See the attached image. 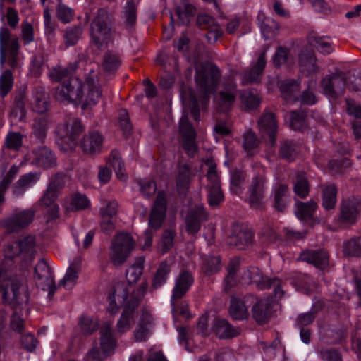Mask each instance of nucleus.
Listing matches in <instances>:
<instances>
[{
	"instance_id": "393cba45",
	"label": "nucleus",
	"mask_w": 361,
	"mask_h": 361,
	"mask_svg": "<svg viewBox=\"0 0 361 361\" xmlns=\"http://www.w3.org/2000/svg\"><path fill=\"white\" fill-rule=\"evenodd\" d=\"M129 290L128 286L124 283H117L112 290V293L108 296L109 307L108 311L111 313L116 312L119 306L122 305L127 300Z\"/></svg>"
},
{
	"instance_id": "72a5a7b5",
	"label": "nucleus",
	"mask_w": 361,
	"mask_h": 361,
	"mask_svg": "<svg viewBox=\"0 0 361 361\" xmlns=\"http://www.w3.org/2000/svg\"><path fill=\"white\" fill-rule=\"evenodd\" d=\"M175 11L181 24H188L195 13V8L188 0H174Z\"/></svg>"
},
{
	"instance_id": "37998d69",
	"label": "nucleus",
	"mask_w": 361,
	"mask_h": 361,
	"mask_svg": "<svg viewBox=\"0 0 361 361\" xmlns=\"http://www.w3.org/2000/svg\"><path fill=\"white\" fill-rule=\"evenodd\" d=\"M153 331L152 317L149 314H143L135 332V338H145L150 336Z\"/></svg>"
},
{
	"instance_id": "c03bdc74",
	"label": "nucleus",
	"mask_w": 361,
	"mask_h": 361,
	"mask_svg": "<svg viewBox=\"0 0 361 361\" xmlns=\"http://www.w3.org/2000/svg\"><path fill=\"white\" fill-rule=\"evenodd\" d=\"M90 200L82 194H75L69 200L65 203V207L68 211L82 210L89 207Z\"/></svg>"
},
{
	"instance_id": "c756f323",
	"label": "nucleus",
	"mask_w": 361,
	"mask_h": 361,
	"mask_svg": "<svg viewBox=\"0 0 361 361\" xmlns=\"http://www.w3.org/2000/svg\"><path fill=\"white\" fill-rule=\"evenodd\" d=\"M289 190L287 185L279 183L273 189V207L278 212L285 211L290 202L288 195Z\"/></svg>"
},
{
	"instance_id": "1a4fd4ad",
	"label": "nucleus",
	"mask_w": 361,
	"mask_h": 361,
	"mask_svg": "<svg viewBox=\"0 0 361 361\" xmlns=\"http://www.w3.org/2000/svg\"><path fill=\"white\" fill-rule=\"evenodd\" d=\"M35 210L32 208L20 209L16 208L4 220V226L9 232H18L27 228L33 221Z\"/></svg>"
},
{
	"instance_id": "e433bc0d",
	"label": "nucleus",
	"mask_w": 361,
	"mask_h": 361,
	"mask_svg": "<svg viewBox=\"0 0 361 361\" xmlns=\"http://www.w3.org/2000/svg\"><path fill=\"white\" fill-rule=\"evenodd\" d=\"M214 331L219 338H233L240 336V329L231 326L225 319H219L215 323Z\"/></svg>"
},
{
	"instance_id": "ea45409f",
	"label": "nucleus",
	"mask_w": 361,
	"mask_h": 361,
	"mask_svg": "<svg viewBox=\"0 0 361 361\" xmlns=\"http://www.w3.org/2000/svg\"><path fill=\"white\" fill-rule=\"evenodd\" d=\"M16 40L18 42V37L11 38L10 30L4 27L0 28V64L1 66L6 62V51L10 49L11 44Z\"/></svg>"
},
{
	"instance_id": "7c9ffc66",
	"label": "nucleus",
	"mask_w": 361,
	"mask_h": 361,
	"mask_svg": "<svg viewBox=\"0 0 361 361\" xmlns=\"http://www.w3.org/2000/svg\"><path fill=\"white\" fill-rule=\"evenodd\" d=\"M302 261L314 264L316 267L323 269L329 264V255L322 250H308L300 253Z\"/></svg>"
},
{
	"instance_id": "338daca9",
	"label": "nucleus",
	"mask_w": 361,
	"mask_h": 361,
	"mask_svg": "<svg viewBox=\"0 0 361 361\" xmlns=\"http://www.w3.org/2000/svg\"><path fill=\"white\" fill-rule=\"evenodd\" d=\"M19 43L15 40L11 44L10 49L6 51V60L7 59L8 66L13 68H18L19 65Z\"/></svg>"
},
{
	"instance_id": "39448f33",
	"label": "nucleus",
	"mask_w": 361,
	"mask_h": 361,
	"mask_svg": "<svg viewBox=\"0 0 361 361\" xmlns=\"http://www.w3.org/2000/svg\"><path fill=\"white\" fill-rule=\"evenodd\" d=\"M361 212V197L343 200L339 205L337 223L340 226H350L357 223Z\"/></svg>"
},
{
	"instance_id": "f257e3e1",
	"label": "nucleus",
	"mask_w": 361,
	"mask_h": 361,
	"mask_svg": "<svg viewBox=\"0 0 361 361\" xmlns=\"http://www.w3.org/2000/svg\"><path fill=\"white\" fill-rule=\"evenodd\" d=\"M114 19L105 8H99L90 23L91 42L102 49L109 41L112 32Z\"/></svg>"
},
{
	"instance_id": "e2e57ef3",
	"label": "nucleus",
	"mask_w": 361,
	"mask_h": 361,
	"mask_svg": "<svg viewBox=\"0 0 361 361\" xmlns=\"http://www.w3.org/2000/svg\"><path fill=\"white\" fill-rule=\"evenodd\" d=\"M238 269V262L236 260H231L226 269L228 274L225 278V291H228V290L236 283L237 279L235 275Z\"/></svg>"
},
{
	"instance_id": "7ed1b4c3",
	"label": "nucleus",
	"mask_w": 361,
	"mask_h": 361,
	"mask_svg": "<svg viewBox=\"0 0 361 361\" xmlns=\"http://www.w3.org/2000/svg\"><path fill=\"white\" fill-rule=\"evenodd\" d=\"M84 128L80 121L70 118L63 123L59 124L57 130L56 143L61 151L73 152L78 145V140Z\"/></svg>"
},
{
	"instance_id": "680f3d73",
	"label": "nucleus",
	"mask_w": 361,
	"mask_h": 361,
	"mask_svg": "<svg viewBox=\"0 0 361 361\" xmlns=\"http://www.w3.org/2000/svg\"><path fill=\"white\" fill-rule=\"evenodd\" d=\"M343 253L351 257H361V236L344 243Z\"/></svg>"
},
{
	"instance_id": "c85d7f7f",
	"label": "nucleus",
	"mask_w": 361,
	"mask_h": 361,
	"mask_svg": "<svg viewBox=\"0 0 361 361\" xmlns=\"http://www.w3.org/2000/svg\"><path fill=\"white\" fill-rule=\"evenodd\" d=\"M49 94L45 88L41 86L35 87L32 90L31 107L33 111L42 114L48 111L49 109Z\"/></svg>"
},
{
	"instance_id": "6e6d98bb",
	"label": "nucleus",
	"mask_w": 361,
	"mask_h": 361,
	"mask_svg": "<svg viewBox=\"0 0 361 361\" xmlns=\"http://www.w3.org/2000/svg\"><path fill=\"white\" fill-rule=\"evenodd\" d=\"M176 231L170 228L164 231L159 243V252L161 254L168 252L173 246Z\"/></svg>"
},
{
	"instance_id": "bf43d9fd",
	"label": "nucleus",
	"mask_w": 361,
	"mask_h": 361,
	"mask_svg": "<svg viewBox=\"0 0 361 361\" xmlns=\"http://www.w3.org/2000/svg\"><path fill=\"white\" fill-rule=\"evenodd\" d=\"M82 30L79 26L68 27L64 30L63 39L66 47L73 46L77 44L81 37Z\"/></svg>"
},
{
	"instance_id": "0e129e2a",
	"label": "nucleus",
	"mask_w": 361,
	"mask_h": 361,
	"mask_svg": "<svg viewBox=\"0 0 361 361\" xmlns=\"http://www.w3.org/2000/svg\"><path fill=\"white\" fill-rule=\"evenodd\" d=\"M316 80L312 79L308 85L307 90H304L301 95H298V100L301 104L307 105H313L317 102L316 97L314 94V89L316 87Z\"/></svg>"
},
{
	"instance_id": "4c0bfd02",
	"label": "nucleus",
	"mask_w": 361,
	"mask_h": 361,
	"mask_svg": "<svg viewBox=\"0 0 361 361\" xmlns=\"http://www.w3.org/2000/svg\"><path fill=\"white\" fill-rule=\"evenodd\" d=\"M322 192V206L326 209H332L335 207L337 201V189L334 183L324 184L321 185Z\"/></svg>"
},
{
	"instance_id": "4468645a",
	"label": "nucleus",
	"mask_w": 361,
	"mask_h": 361,
	"mask_svg": "<svg viewBox=\"0 0 361 361\" xmlns=\"http://www.w3.org/2000/svg\"><path fill=\"white\" fill-rule=\"evenodd\" d=\"M253 295H245L243 297H232L229 307V314L235 320H243L248 317L249 307L255 302Z\"/></svg>"
},
{
	"instance_id": "0eeeda50",
	"label": "nucleus",
	"mask_w": 361,
	"mask_h": 361,
	"mask_svg": "<svg viewBox=\"0 0 361 361\" xmlns=\"http://www.w3.org/2000/svg\"><path fill=\"white\" fill-rule=\"evenodd\" d=\"M84 82L78 78L71 79L68 83L54 89V97L60 102H75L81 104Z\"/></svg>"
},
{
	"instance_id": "052dcab7",
	"label": "nucleus",
	"mask_w": 361,
	"mask_h": 361,
	"mask_svg": "<svg viewBox=\"0 0 361 361\" xmlns=\"http://www.w3.org/2000/svg\"><path fill=\"white\" fill-rule=\"evenodd\" d=\"M13 73L10 70L4 71L0 75V95L4 98L12 90L13 85Z\"/></svg>"
},
{
	"instance_id": "5701e85b",
	"label": "nucleus",
	"mask_w": 361,
	"mask_h": 361,
	"mask_svg": "<svg viewBox=\"0 0 361 361\" xmlns=\"http://www.w3.org/2000/svg\"><path fill=\"white\" fill-rule=\"evenodd\" d=\"M258 126L261 133L269 137L270 145L274 146L278 130L275 115L268 111L264 113L258 121Z\"/></svg>"
},
{
	"instance_id": "9d476101",
	"label": "nucleus",
	"mask_w": 361,
	"mask_h": 361,
	"mask_svg": "<svg viewBox=\"0 0 361 361\" xmlns=\"http://www.w3.org/2000/svg\"><path fill=\"white\" fill-rule=\"evenodd\" d=\"M34 279L38 288L49 291V296L54 294L56 287L54 276L44 259H41L37 263L35 267Z\"/></svg>"
},
{
	"instance_id": "9b49d317",
	"label": "nucleus",
	"mask_w": 361,
	"mask_h": 361,
	"mask_svg": "<svg viewBox=\"0 0 361 361\" xmlns=\"http://www.w3.org/2000/svg\"><path fill=\"white\" fill-rule=\"evenodd\" d=\"M31 164L44 169L56 166V157L54 152L46 146H39L26 155Z\"/></svg>"
},
{
	"instance_id": "4be33fe9",
	"label": "nucleus",
	"mask_w": 361,
	"mask_h": 361,
	"mask_svg": "<svg viewBox=\"0 0 361 361\" xmlns=\"http://www.w3.org/2000/svg\"><path fill=\"white\" fill-rule=\"evenodd\" d=\"M253 231L245 226H235L228 238V244L239 250L244 249L253 241Z\"/></svg>"
},
{
	"instance_id": "a19ab883",
	"label": "nucleus",
	"mask_w": 361,
	"mask_h": 361,
	"mask_svg": "<svg viewBox=\"0 0 361 361\" xmlns=\"http://www.w3.org/2000/svg\"><path fill=\"white\" fill-rule=\"evenodd\" d=\"M308 41L312 46H314L319 52L324 54H329L334 51L332 42L327 37L310 34L308 37Z\"/></svg>"
},
{
	"instance_id": "774afa93",
	"label": "nucleus",
	"mask_w": 361,
	"mask_h": 361,
	"mask_svg": "<svg viewBox=\"0 0 361 361\" xmlns=\"http://www.w3.org/2000/svg\"><path fill=\"white\" fill-rule=\"evenodd\" d=\"M320 357L324 361H342V357L335 348L326 347L318 349Z\"/></svg>"
},
{
	"instance_id": "20e7f679",
	"label": "nucleus",
	"mask_w": 361,
	"mask_h": 361,
	"mask_svg": "<svg viewBox=\"0 0 361 361\" xmlns=\"http://www.w3.org/2000/svg\"><path fill=\"white\" fill-rule=\"evenodd\" d=\"M220 75V70L212 63L204 64L197 68L195 80L202 94V104L208 102L210 94L216 90Z\"/></svg>"
},
{
	"instance_id": "5fc2aeb1",
	"label": "nucleus",
	"mask_w": 361,
	"mask_h": 361,
	"mask_svg": "<svg viewBox=\"0 0 361 361\" xmlns=\"http://www.w3.org/2000/svg\"><path fill=\"white\" fill-rule=\"evenodd\" d=\"M279 27V24L269 17L264 18L260 23L261 32L265 39L274 37Z\"/></svg>"
},
{
	"instance_id": "603ef678",
	"label": "nucleus",
	"mask_w": 361,
	"mask_h": 361,
	"mask_svg": "<svg viewBox=\"0 0 361 361\" xmlns=\"http://www.w3.org/2000/svg\"><path fill=\"white\" fill-rule=\"evenodd\" d=\"M293 190L300 198H305L308 195L310 185L305 173H300L297 175L294 183Z\"/></svg>"
},
{
	"instance_id": "79ce46f5",
	"label": "nucleus",
	"mask_w": 361,
	"mask_h": 361,
	"mask_svg": "<svg viewBox=\"0 0 361 361\" xmlns=\"http://www.w3.org/2000/svg\"><path fill=\"white\" fill-rule=\"evenodd\" d=\"M295 205V214L302 220L311 219L317 207V203L312 200L307 202H298Z\"/></svg>"
},
{
	"instance_id": "a211bd4d",
	"label": "nucleus",
	"mask_w": 361,
	"mask_h": 361,
	"mask_svg": "<svg viewBox=\"0 0 361 361\" xmlns=\"http://www.w3.org/2000/svg\"><path fill=\"white\" fill-rule=\"evenodd\" d=\"M346 85V78L343 74H334L324 77L321 81L323 92L331 97L343 94Z\"/></svg>"
},
{
	"instance_id": "dca6fc26",
	"label": "nucleus",
	"mask_w": 361,
	"mask_h": 361,
	"mask_svg": "<svg viewBox=\"0 0 361 361\" xmlns=\"http://www.w3.org/2000/svg\"><path fill=\"white\" fill-rule=\"evenodd\" d=\"M166 211V200L163 192H159L154 205L152 208L149 218V227L150 230H159L164 221Z\"/></svg>"
},
{
	"instance_id": "f8f14e48",
	"label": "nucleus",
	"mask_w": 361,
	"mask_h": 361,
	"mask_svg": "<svg viewBox=\"0 0 361 361\" xmlns=\"http://www.w3.org/2000/svg\"><path fill=\"white\" fill-rule=\"evenodd\" d=\"M82 92L80 104L83 109L94 106L99 102L102 91L97 76L86 78Z\"/></svg>"
},
{
	"instance_id": "a878e982",
	"label": "nucleus",
	"mask_w": 361,
	"mask_h": 361,
	"mask_svg": "<svg viewBox=\"0 0 361 361\" xmlns=\"http://www.w3.org/2000/svg\"><path fill=\"white\" fill-rule=\"evenodd\" d=\"M35 240L32 236H27L18 243L8 245L5 249V255L8 258H13L20 253L32 255L35 252Z\"/></svg>"
},
{
	"instance_id": "de8ad7c7",
	"label": "nucleus",
	"mask_w": 361,
	"mask_h": 361,
	"mask_svg": "<svg viewBox=\"0 0 361 361\" xmlns=\"http://www.w3.org/2000/svg\"><path fill=\"white\" fill-rule=\"evenodd\" d=\"M49 120L47 118H38L33 120L32 132L35 137L40 141L46 137L49 126Z\"/></svg>"
},
{
	"instance_id": "2f4dec72",
	"label": "nucleus",
	"mask_w": 361,
	"mask_h": 361,
	"mask_svg": "<svg viewBox=\"0 0 361 361\" xmlns=\"http://www.w3.org/2000/svg\"><path fill=\"white\" fill-rule=\"evenodd\" d=\"M40 173L30 172L21 176L12 187L14 196L18 197L25 193L30 187L34 185L39 179Z\"/></svg>"
},
{
	"instance_id": "a18cd8bd",
	"label": "nucleus",
	"mask_w": 361,
	"mask_h": 361,
	"mask_svg": "<svg viewBox=\"0 0 361 361\" xmlns=\"http://www.w3.org/2000/svg\"><path fill=\"white\" fill-rule=\"evenodd\" d=\"M109 161L118 178L123 181L126 180L127 175L125 172L124 164L121 160L120 153L116 150L111 151Z\"/></svg>"
},
{
	"instance_id": "423d86ee",
	"label": "nucleus",
	"mask_w": 361,
	"mask_h": 361,
	"mask_svg": "<svg viewBox=\"0 0 361 361\" xmlns=\"http://www.w3.org/2000/svg\"><path fill=\"white\" fill-rule=\"evenodd\" d=\"M134 244L132 236L127 233H121L114 238L111 247L110 256L115 265H121L126 260Z\"/></svg>"
},
{
	"instance_id": "4d7b16f0",
	"label": "nucleus",
	"mask_w": 361,
	"mask_h": 361,
	"mask_svg": "<svg viewBox=\"0 0 361 361\" xmlns=\"http://www.w3.org/2000/svg\"><path fill=\"white\" fill-rule=\"evenodd\" d=\"M23 135L20 132L10 131L6 136L4 147L8 149L17 152L23 145Z\"/></svg>"
},
{
	"instance_id": "13d9d810",
	"label": "nucleus",
	"mask_w": 361,
	"mask_h": 361,
	"mask_svg": "<svg viewBox=\"0 0 361 361\" xmlns=\"http://www.w3.org/2000/svg\"><path fill=\"white\" fill-rule=\"evenodd\" d=\"M272 61L276 67H280L284 64H291L293 59L287 48L279 47L273 56Z\"/></svg>"
},
{
	"instance_id": "49530a36",
	"label": "nucleus",
	"mask_w": 361,
	"mask_h": 361,
	"mask_svg": "<svg viewBox=\"0 0 361 361\" xmlns=\"http://www.w3.org/2000/svg\"><path fill=\"white\" fill-rule=\"evenodd\" d=\"M78 324L84 336H90L93 332L97 330L99 321L87 315H81L78 319Z\"/></svg>"
},
{
	"instance_id": "2eb2a0df",
	"label": "nucleus",
	"mask_w": 361,
	"mask_h": 361,
	"mask_svg": "<svg viewBox=\"0 0 361 361\" xmlns=\"http://www.w3.org/2000/svg\"><path fill=\"white\" fill-rule=\"evenodd\" d=\"M244 278L248 280V283L260 284L262 281L266 283L262 288H273L276 298H281L283 296L284 292L282 290L280 281L278 279H263L261 271L256 267H252L244 273Z\"/></svg>"
},
{
	"instance_id": "473e14b6",
	"label": "nucleus",
	"mask_w": 361,
	"mask_h": 361,
	"mask_svg": "<svg viewBox=\"0 0 361 361\" xmlns=\"http://www.w3.org/2000/svg\"><path fill=\"white\" fill-rule=\"evenodd\" d=\"M56 187V184L55 181H54L52 183H49L44 194L39 201L40 205L49 207V216L51 219L56 218L59 212V207L56 206L54 203L57 197Z\"/></svg>"
},
{
	"instance_id": "6ab92c4d",
	"label": "nucleus",
	"mask_w": 361,
	"mask_h": 361,
	"mask_svg": "<svg viewBox=\"0 0 361 361\" xmlns=\"http://www.w3.org/2000/svg\"><path fill=\"white\" fill-rule=\"evenodd\" d=\"M197 25L203 30H207L206 38L209 44H214L223 34V30L214 18L200 13L197 18Z\"/></svg>"
},
{
	"instance_id": "cd10ccee",
	"label": "nucleus",
	"mask_w": 361,
	"mask_h": 361,
	"mask_svg": "<svg viewBox=\"0 0 361 361\" xmlns=\"http://www.w3.org/2000/svg\"><path fill=\"white\" fill-rule=\"evenodd\" d=\"M207 215L202 205L197 204L191 209L185 219L186 231L188 234L195 235L200 229L201 221L205 220Z\"/></svg>"
},
{
	"instance_id": "b1692460",
	"label": "nucleus",
	"mask_w": 361,
	"mask_h": 361,
	"mask_svg": "<svg viewBox=\"0 0 361 361\" xmlns=\"http://www.w3.org/2000/svg\"><path fill=\"white\" fill-rule=\"evenodd\" d=\"M193 282L194 279L190 273L187 271H180L176 279L170 302L173 305L176 298H183L193 284Z\"/></svg>"
},
{
	"instance_id": "69168bd1",
	"label": "nucleus",
	"mask_w": 361,
	"mask_h": 361,
	"mask_svg": "<svg viewBox=\"0 0 361 361\" xmlns=\"http://www.w3.org/2000/svg\"><path fill=\"white\" fill-rule=\"evenodd\" d=\"M124 18L126 27L130 30L135 24L137 18L136 6L133 0H128L124 11Z\"/></svg>"
},
{
	"instance_id": "f03ea898",
	"label": "nucleus",
	"mask_w": 361,
	"mask_h": 361,
	"mask_svg": "<svg viewBox=\"0 0 361 361\" xmlns=\"http://www.w3.org/2000/svg\"><path fill=\"white\" fill-rule=\"evenodd\" d=\"M267 192V178L266 170L261 165L253 166V176L247 188V199L250 207L262 209L265 204Z\"/></svg>"
},
{
	"instance_id": "58836bf2",
	"label": "nucleus",
	"mask_w": 361,
	"mask_h": 361,
	"mask_svg": "<svg viewBox=\"0 0 361 361\" xmlns=\"http://www.w3.org/2000/svg\"><path fill=\"white\" fill-rule=\"evenodd\" d=\"M282 97L286 102L298 100L300 84L294 80H285L280 85Z\"/></svg>"
},
{
	"instance_id": "412c9836",
	"label": "nucleus",
	"mask_w": 361,
	"mask_h": 361,
	"mask_svg": "<svg viewBox=\"0 0 361 361\" xmlns=\"http://www.w3.org/2000/svg\"><path fill=\"white\" fill-rule=\"evenodd\" d=\"M266 66L264 54H262L258 58L257 61L249 69H245L240 74L241 84L245 85L247 84L259 83L263 71Z\"/></svg>"
},
{
	"instance_id": "f704fd0d",
	"label": "nucleus",
	"mask_w": 361,
	"mask_h": 361,
	"mask_svg": "<svg viewBox=\"0 0 361 361\" xmlns=\"http://www.w3.org/2000/svg\"><path fill=\"white\" fill-rule=\"evenodd\" d=\"M252 315L259 324H265L271 315V302L268 299H261L252 307Z\"/></svg>"
},
{
	"instance_id": "c9c22d12",
	"label": "nucleus",
	"mask_w": 361,
	"mask_h": 361,
	"mask_svg": "<svg viewBox=\"0 0 361 361\" xmlns=\"http://www.w3.org/2000/svg\"><path fill=\"white\" fill-rule=\"evenodd\" d=\"M300 70L307 74L316 73L318 67L316 66V59L312 51L303 50L299 54Z\"/></svg>"
},
{
	"instance_id": "3c124183",
	"label": "nucleus",
	"mask_w": 361,
	"mask_h": 361,
	"mask_svg": "<svg viewBox=\"0 0 361 361\" xmlns=\"http://www.w3.org/2000/svg\"><path fill=\"white\" fill-rule=\"evenodd\" d=\"M191 180V171L188 164L180 165L176 177L177 187L179 190L187 188Z\"/></svg>"
},
{
	"instance_id": "aec40b11",
	"label": "nucleus",
	"mask_w": 361,
	"mask_h": 361,
	"mask_svg": "<svg viewBox=\"0 0 361 361\" xmlns=\"http://www.w3.org/2000/svg\"><path fill=\"white\" fill-rule=\"evenodd\" d=\"M104 140L103 135L99 131L90 130L80 141V147L85 154H99L102 151Z\"/></svg>"
},
{
	"instance_id": "f3484780",
	"label": "nucleus",
	"mask_w": 361,
	"mask_h": 361,
	"mask_svg": "<svg viewBox=\"0 0 361 361\" xmlns=\"http://www.w3.org/2000/svg\"><path fill=\"white\" fill-rule=\"evenodd\" d=\"M238 95L237 85L232 76L225 78L217 102L222 111L227 110L235 102Z\"/></svg>"
},
{
	"instance_id": "864d4df0",
	"label": "nucleus",
	"mask_w": 361,
	"mask_h": 361,
	"mask_svg": "<svg viewBox=\"0 0 361 361\" xmlns=\"http://www.w3.org/2000/svg\"><path fill=\"white\" fill-rule=\"evenodd\" d=\"M26 97L24 93L18 94L14 101V106L11 110L12 116L18 118L19 121H22L25 118L26 116Z\"/></svg>"
},
{
	"instance_id": "6e6552de",
	"label": "nucleus",
	"mask_w": 361,
	"mask_h": 361,
	"mask_svg": "<svg viewBox=\"0 0 361 361\" xmlns=\"http://www.w3.org/2000/svg\"><path fill=\"white\" fill-rule=\"evenodd\" d=\"M209 166L206 177L208 184L206 186L207 190L208 201L211 206H218L224 200V194L221 188L219 176L216 171V166L212 161H208Z\"/></svg>"
},
{
	"instance_id": "09e8293b",
	"label": "nucleus",
	"mask_w": 361,
	"mask_h": 361,
	"mask_svg": "<svg viewBox=\"0 0 361 361\" xmlns=\"http://www.w3.org/2000/svg\"><path fill=\"white\" fill-rule=\"evenodd\" d=\"M144 269V259L138 258L126 271V277L129 284L136 283L142 274Z\"/></svg>"
},
{
	"instance_id": "bb28decb",
	"label": "nucleus",
	"mask_w": 361,
	"mask_h": 361,
	"mask_svg": "<svg viewBox=\"0 0 361 361\" xmlns=\"http://www.w3.org/2000/svg\"><path fill=\"white\" fill-rule=\"evenodd\" d=\"M20 288L18 282H14L11 279L4 280L0 286V294L3 302H8L11 299H15ZM6 313L0 310V331L1 330L6 320Z\"/></svg>"
},
{
	"instance_id": "8fccbe9b",
	"label": "nucleus",
	"mask_w": 361,
	"mask_h": 361,
	"mask_svg": "<svg viewBox=\"0 0 361 361\" xmlns=\"http://www.w3.org/2000/svg\"><path fill=\"white\" fill-rule=\"evenodd\" d=\"M170 272V267L165 262H162L157 270L152 279V287L153 289H157L163 286Z\"/></svg>"
},
{
	"instance_id": "ddd939ff",
	"label": "nucleus",
	"mask_w": 361,
	"mask_h": 361,
	"mask_svg": "<svg viewBox=\"0 0 361 361\" xmlns=\"http://www.w3.org/2000/svg\"><path fill=\"white\" fill-rule=\"evenodd\" d=\"M179 130L183 140V149L189 156H193L197 150L196 133L188 121V116H182L179 123Z\"/></svg>"
}]
</instances>
